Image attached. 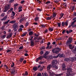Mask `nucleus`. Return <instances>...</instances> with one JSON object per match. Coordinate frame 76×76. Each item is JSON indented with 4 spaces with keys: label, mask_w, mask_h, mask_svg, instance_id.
<instances>
[{
    "label": "nucleus",
    "mask_w": 76,
    "mask_h": 76,
    "mask_svg": "<svg viewBox=\"0 0 76 76\" xmlns=\"http://www.w3.org/2000/svg\"><path fill=\"white\" fill-rule=\"evenodd\" d=\"M50 53L48 51H46L44 54H43V56H41L39 57H38L37 58H36V62H38L39 60H41L42 59V58H47V56L48 55V54Z\"/></svg>",
    "instance_id": "f257e3e1"
},
{
    "label": "nucleus",
    "mask_w": 76,
    "mask_h": 76,
    "mask_svg": "<svg viewBox=\"0 0 76 76\" xmlns=\"http://www.w3.org/2000/svg\"><path fill=\"white\" fill-rule=\"evenodd\" d=\"M67 72L66 74V76H73L75 75V73H73L72 68H69L67 69Z\"/></svg>",
    "instance_id": "f03ea898"
},
{
    "label": "nucleus",
    "mask_w": 76,
    "mask_h": 76,
    "mask_svg": "<svg viewBox=\"0 0 76 76\" xmlns=\"http://www.w3.org/2000/svg\"><path fill=\"white\" fill-rule=\"evenodd\" d=\"M61 51V49L59 48H56L53 49L52 52L53 53L57 54Z\"/></svg>",
    "instance_id": "7ed1b4c3"
},
{
    "label": "nucleus",
    "mask_w": 76,
    "mask_h": 76,
    "mask_svg": "<svg viewBox=\"0 0 76 76\" xmlns=\"http://www.w3.org/2000/svg\"><path fill=\"white\" fill-rule=\"evenodd\" d=\"M10 7L9 6V5H8L6 7H5L3 12H7V10H9V9H10Z\"/></svg>",
    "instance_id": "20e7f679"
},
{
    "label": "nucleus",
    "mask_w": 76,
    "mask_h": 76,
    "mask_svg": "<svg viewBox=\"0 0 76 76\" xmlns=\"http://www.w3.org/2000/svg\"><path fill=\"white\" fill-rule=\"evenodd\" d=\"M69 39L67 41L66 43V45H69L70 44H71L72 41V38L71 39L69 38Z\"/></svg>",
    "instance_id": "39448f33"
},
{
    "label": "nucleus",
    "mask_w": 76,
    "mask_h": 76,
    "mask_svg": "<svg viewBox=\"0 0 76 76\" xmlns=\"http://www.w3.org/2000/svg\"><path fill=\"white\" fill-rule=\"evenodd\" d=\"M53 67V65L49 64L48 65L47 67V70L48 71H50V69Z\"/></svg>",
    "instance_id": "423d86ee"
},
{
    "label": "nucleus",
    "mask_w": 76,
    "mask_h": 76,
    "mask_svg": "<svg viewBox=\"0 0 76 76\" xmlns=\"http://www.w3.org/2000/svg\"><path fill=\"white\" fill-rule=\"evenodd\" d=\"M12 35L13 33H10L9 34V35H7L6 38L8 39H10V38H11V37H12Z\"/></svg>",
    "instance_id": "0eeeda50"
},
{
    "label": "nucleus",
    "mask_w": 76,
    "mask_h": 76,
    "mask_svg": "<svg viewBox=\"0 0 76 76\" xmlns=\"http://www.w3.org/2000/svg\"><path fill=\"white\" fill-rule=\"evenodd\" d=\"M75 61H76V57H72L70 58V61L74 62Z\"/></svg>",
    "instance_id": "6e6552de"
},
{
    "label": "nucleus",
    "mask_w": 76,
    "mask_h": 76,
    "mask_svg": "<svg viewBox=\"0 0 76 76\" xmlns=\"http://www.w3.org/2000/svg\"><path fill=\"white\" fill-rule=\"evenodd\" d=\"M57 61L56 60H54L52 62V65H54L57 64Z\"/></svg>",
    "instance_id": "1a4fd4ad"
},
{
    "label": "nucleus",
    "mask_w": 76,
    "mask_h": 76,
    "mask_svg": "<svg viewBox=\"0 0 76 76\" xmlns=\"http://www.w3.org/2000/svg\"><path fill=\"white\" fill-rule=\"evenodd\" d=\"M62 70L63 71H64V70H65V68H66V65L65 64H63L62 65Z\"/></svg>",
    "instance_id": "9d476101"
},
{
    "label": "nucleus",
    "mask_w": 76,
    "mask_h": 76,
    "mask_svg": "<svg viewBox=\"0 0 76 76\" xmlns=\"http://www.w3.org/2000/svg\"><path fill=\"white\" fill-rule=\"evenodd\" d=\"M37 69H39L40 71H42L43 70V68L40 65L38 66Z\"/></svg>",
    "instance_id": "9b49d317"
},
{
    "label": "nucleus",
    "mask_w": 76,
    "mask_h": 76,
    "mask_svg": "<svg viewBox=\"0 0 76 76\" xmlns=\"http://www.w3.org/2000/svg\"><path fill=\"white\" fill-rule=\"evenodd\" d=\"M64 60L65 61H70V59L69 58H64Z\"/></svg>",
    "instance_id": "f8f14e48"
},
{
    "label": "nucleus",
    "mask_w": 76,
    "mask_h": 76,
    "mask_svg": "<svg viewBox=\"0 0 76 76\" xmlns=\"http://www.w3.org/2000/svg\"><path fill=\"white\" fill-rule=\"evenodd\" d=\"M33 38H34V36H31L30 37H29L28 39L29 40V41H34V39L32 40Z\"/></svg>",
    "instance_id": "ddd939ff"
},
{
    "label": "nucleus",
    "mask_w": 76,
    "mask_h": 76,
    "mask_svg": "<svg viewBox=\"0 0 76 76\" xmlns=\"http://www.w3.org/2000/svg\"><path fill=\"white\" fill-rule=\"evenodd\" d=\"M53 68H55L56 69H58V66L56 65H52Z\"/></svg>",
    "instance_id": "4468645a"
},
{
    "label": "nucleus",
    "mask_w": 76,
    "mask_h": 76,
    "mask_svg": "<svg viewBox=\"0 0 76 76\" xmlns=\"http://www.w3.org/2000/svg\"><path fill=\"white\" fill-rule=\"evenodd\" d=\"M7 18V15H6L5 17L1 19V21H3V20H5Z\"/></svg>",
    "instance_id": "2eb2a0df"
},
{
    "label": "nucleus",
    "mask_w": 76,
    "mask_h": 76,
    "mask_svg": "<svg viewBox=\"0 0 76 76\" xmlns=\"http://www.w3.org/2000/svg\"><path fill=\"white\" fill-rule=\"evenodd\" d=\"M60 58H64V55L63 54H61L59 56Z\"/></svg>",
    "instance_id": "dca6fc26"
},
{
    "label": "nucleus",
    "mask_w": 76,
    "mask_h": 76,
    "mask_svg": "<svg viewBox=\"0 0 76 76\" xmlns=\"http://www.w3.org/2000/svg\"><path fill=\"white\" fill-rule=\"evenodd\" d=\"M31 46H33L34 45V40L31 41H30Z\"/></svg>",
    "instance_id": "f3484780"
},
{
    "label": "nucleus",
    "mask_w": 76,
    "mask_h": 76,
    "mask_svg": "<svg viewBox=\"0 0 76 76\" xmlns=\"http://www.w3.org/2000/svg\"><path fill=\"white\" fill-rule=\"evenodd\" d=\"M53 27H50L49 28V31H50V32H52V31H53Z\"/></svg>",
    "instance_id": "a211bd4d"
},
{
    "label": "nucleus",
    "mask_w": 76,
    "mask_h": 76,
    "mask_svg": "<svg viewBox=\"0 0 76 76\" xmlns=\"http://www.w3.org/2000/svg\"><path fill=\"white\" fill-rule=\"evenodd\" d=\"M11 74L12 75H13V74H15V71L14 69H13V70L11 72Z\"/></svg>",
    "instance_id": "6ab92c4d"
},
{
    "label": "nucleus",
    "mask_w": 76,
    "mask_h": 76,
    "mask_svg": "<svg viewBox=\"0 0 76 76\" xmlns=\"http://www.w3.org/2000/svg\"><path fill=\"white\" fill-rule=\"evenodd\" d=\"M34 34V32L33 31H30L29 33H28V35H30V36H31V35H32V34Z\"/></svg>",
    "instance_id": "aec40b11"
},
{
    "label": "nucleus",
    "mask_w": 76,
    "mask_h": 76,
    "mask_svg": "<svg viewBox=\"0 0 76 76\" xmlns=\"http://www.w3.org/2000/svg\"><path fill=\"white\" fill-rule=\"evenodd\" d=\"M37 69H38V67H34L33 68V70L34 71H37Z\"/></svg>",
    "instance_id": "412c9836"
},
{
    "label": "nucleus",
    "mask_w": 76,
    "mask_h": 76,
    "mask_svg": "<svg viewBox=\"0 0 76 76\" xmlns=\"http://www.w3.org/2000/svg\"><path fill=\"white\" fill-rule=\"evenodd\" d=\"M24 60V58H20V62H22L23 61V60Z\"/></svg>",
    "instance_id": "4be33fe9"
},
{
    "label": "nucleus",
    "mask_w": 76,
    "mask_h": 76,
    "mask_svg": "<svg viewBox=\"0 0 76 76\" xmlns=\"http://www.w3.org/2000/svg\"><path fill=\"white\" fill-rule=\"evenodd\" d=\"M25 33H23V35L21 36V37H25V35L26 34H27V32H25Z\"/></svg>",
    "instance_id": "5701e85b"
},
{
    "label": "nucleus",
    "mask_w": 76,
    "mask_h": 76,
    "mask_svg": "<svg viewBox=\"0 0 76 76\" xmlns=\"http://www.w3.org/2000/svg\"><path fill=\"white\" fill-rule=\"evenodd\" d=\"M23 28H20L18 30V32H20V31H22Z\"/></svg>",
    "instance_id": "b1692460"
},
{
    "label": "nucleus",
    "mask_w": 76,
    "mask_h": 76,
    "mask_svg": "<svg viewBox=\"0 0 76 76\" xmlns=\"http://www.w3.org/2000/svg\"><path fill=\"white\" fill-rule=\"evenodd\" d=\"M10 20H9V19L7 21L4 22V24H7V23H9V22H10Z\"/></svg>",
    "instance_id": "393cba45"
},
{
    "label": "nucleus",
    "mask_w": 76,
    "mask_h": 76,
    "mask_svg": "<svg viewBox=\"0 0 76 76\" xmlns=\"http://www.w3.org/2000/svg\"><path fill=\"white\" fill-rule=\"evenodd\" d=\"M13 28L14 29H16V28H18V26L17 25H15L13 26Z\"/></svg>",
    "instance_id": "a878e982"
},
{
    "label": "nucleus",
    "mask_w": 76,
    "mask_h": 76,
    "mask_svg": "<svg viewBox=\"0 0 76 76\" xmlns=\"http://www.w3.org/2000/svg\"><path fill=\"white\" fill-rule=\"evenodd\" d=\"M15 22H16V20H13L10 22V23H14Z\"/></svg>",
    "instance_id": "bb28decb"
},
{
    "label": "nucleus",
    "mask_w": 76,
    "mask_h": 76,
    "mask_svg": "<svg viewBox=\"0 0 76 76\" xmlns=\"http://www.w3.org/2000/svg\"><path fill=\"white\" fill-rule=\"evenodd\" d=\"M39 19V17H36L34 18V20H35V21H38V20Z\"/></svg>",
    "instance_id": "cd10ccee"
},
{
    "label": "nucleus",
    "mask_w": 76,
    "mask_h": 76,
    "mask_svg": "<svg viewBox=\"0 0 76 76\" xmlns=\"http://www.w3.org/2000/svg\"><path fill=\"white\" fill-rule=\"evenodd\" d=\"M56 13H53V18H55V17H56Z\"/></svg>",
    "instance_id": "c85d7f7f"
},
{
    "label": "nucleus",
    "mask_w": 76,
    "mask_h": 76,
    "mask_svg": "<svg viewBox=\"0 0 76 76\" xmlns=\"http://www.w3.org/2000/svg\"><path fill=\"white\" fill-rule=\"evenodd\" d=\"M27 75H28V73L27 71H26L24 73V76H27Z\"/></svg>",
    "instance_id": "c756f323"
},
{
    "label": "nucleus",
    "mask_w": 76,
    "mask_h": 76,
    "mask_svg": "<svg viewBox=\"0 0 76 76\" xmlns=\"http://www.w3.org/2000/svg\"><path fill=\"white\" fill-rule=\"evenodd\" d=\"M61 25H62V26H64V25H65V23H64V22H62L61 23Z\"/></svg>",
    "instance_id": "7c9ffc66"
},
{
    "label": "nucleus",
    "mask_w": 76,
    "mask_h": 76,
    "mask_svg": "<svg viewBox=\"0 0 76 76\" xmlns=\"http://www.w3.org/2000/svg\"><path fill=\"white\" fill-rule=\"evenodd\" d=\"M65 25L66 26H68V25H69V23L68 22L66 21L65 23Z\"/></svg>",
    "instance_id": "2f4dec72"
},
{
    "label": "nucleus",
    "mask_w": 76,
    "mask_h": 76,
    "mask_svg": "<svg viewBox=\"0 0 76 76\" xmlns=\"http://www.w3.org/2000/svg\"><path fill=\"white\" fill-rule=\"evenodd\" d=\"M60 54L59 53L58 54L57 56H54L53 57V58H57V57H58V56H59L60 55Z\"/></svg>",
    "instance_id": "473e14b6"
},
{
    "label": "nucleus",
    "mask_w": 76,
    "mask_h": 76,
    "mask_svg": "<svg viewBox=\"0 0 76 76\" xmlns=\"http://www.w3.org/2000/svg\"><path fill=\"white\" fill-rule=\"evenodd\" d=\"M63 75L62 73H60L58 74H55V75L56 76H61Z\"/></svg>",
    "instance_id": "72a5a7b5"
},
{
    "label": "nucleus",
    "mask_w": 76,
    "mask_h": 76,
    "mask_svg": "<svg viewBox=\"0 0 76 76\" xmlns=\"http://www.w3.org/2000/svg\"><path fill=\"white\" fill-rule=\"evenodd\" d=\"M46 19L47 20H51V18L50 17H48L46 18Z\"/></svg>",
    "instance_id": "f704fd0d"
},
{
    "label": "nucleus",
    "mask_w": 76,
    "mask_h": 76,
    "mask_svg": "<svg viewBox=\"0 0 76 76\" xmlns=\"http://www.w3.org/2000/svg\"><path fill=\"white\" fill-rule=\"evenodd\" d=\"M6 37V35L4 34V35H3L2 36L1 38L3 39H4L5 38V37Z\"/></svg>",
    "instance_id": "c9c22d12"
},
{
    "label": "nucleus",
    "mask_w": 76,
    "mask_h": 76,
    "mask_svg": "<svg viewBox=\"0 0 76 76\" xmlns=\"http://www.w3.org/2000/svg\"><path fill=\"white\" fill-rule=\"evenodd\" d=\"M41 50H44L45 48L44 46H42L41 48H40Z\"/></svg>",
    "instance_id": "e433bc0d"
},
{
    "label": "nucleus",
    "mask_w": 76,
    "mask_h": 76,
    "mask_svg": "<svg viewBox=\"0 0 76 76\" xmlns=\"http://www.w3.org/2000/svg\"><path fill=\"white\" fill-rule=\"evenodd\" d=\"M12 17L13 16H15V12L13 11L12 12Z\"/></svg>",
    "instance_id": "4c0bfd02"
},
{
    "label": "nucleus",
    "mask_w": 76,
    "mask_h": 76,
    "mask_svg": "<svg viewBox=\"0 0 76 76\" xmlns=\"http://www.w3.org/2000/svg\"><path fill=\"white\" fill-rule=\"evenodd\" d=\"M25 20L24 18H21L20 20V22H23V20Z\"/></svg>",
    "instance_id": "58836bf2"
},
{
    "label": "nucleus",
    "mask_w": 76,
    "mask_h": 76,
    "mask_svg": "<svg viewBox=\"0 0 76 76\" xmlns=\"http://www.w3.org/2000/svg\"><path fill=\"white\" fill-rule=\"evenodd\" d=\"M69 48L71 49V48H72V45L69 44Z\"/></svg>",
    "instance_id": "ea45409f"
},
{
    "label": "nucleus",
    "mask_w": 76,
    "mask_h": 76,
    "mask_svg": "<svg viewBox=\"0 0 76 76\" xmlns=\"http://www.w3.org/2000/svg\"><path fill=\"white\" fill-rule=\"evenodd\" d=\"M37 11H39V12H41L42 11V10L39 8H37Z\"/></svg>",
    "instance_id": "a19ab883"
},
{
    "label": "nucleus",
    "mask_w": 76,
    "mask_h": 76,
    "mask_svg": "<svg viewBox=\"0 0 76 76\" xmlns=\"http://www.w3.org/2000/svg\"><path fill=\"white\" fill-rule=\"evenodd\" d=\"M14 66H15V63L12 62V64H11V67H13Z\"/></svg>",
    "instance_id": "79ce46f5"
},
{
    "label": "nucleus",
    "mask_w": 76,
    "mask_h": 76,
    "mask_svg": "<svg viewBox=\"0 0 76 76\" xmlns=\"http://www.w3.org/2000/svg\"><path fill=\"white\" fill-rule=\"evenodd\" d=\"M64 15V14L62 13L60 14V16L61 17V18H63V15Z\"/></svg>",
    "instance_id": "37998d69"
},
{
    "label": "nucleus",
    "mask_w": 76,
    "mask_h": 76,
    "mask_svg": "<svg viewBox=\"0 0 76 76\" xmlns=\"http://www.w3.org/2000/svg\"><path fill=\"white\" fill-rule=\"evenodd\" d=\"M4 67H6V69H8V67L7 66V65H6V64H5L4 65Z\"/></svg>",
    "instance_id": "c03bdc74"
},
{
    "label": "nucleus",
    "mask_w": 76,
    "mask_h": 76,
    "mask_svg": "<svg viewBox=\"0 0 76 76\" xmlns=\"http://www.w3.org/2000/svg\"><path fill=\"white\" fill-rule=\"evenodd\" d=\"M43 52H44V50L41 51L40 53L41 55H42V54H43Z\"/></svg>",
    "instance_id": "a18cd8bd"
},
{
    "label": "nucleus",
    "mask_w": 76,
    "mask_h": 76,
    "mask_svg": "<svg viewBox=\"0 0 76 76\" xmlns=\"http://www.w3.org/2000/svg\"><path fill=\"white\" fill-rule=\"evenodd\" d=\"M20 27L21 28H24V26H23V25H21L20 26Z\"/></svg>",
    "instance_id": "49530a36"
},
{
    "label": "nucleus",
    "mask_w": 76,
    "mask_h": 76,
    "mask_svg": "<svg viewBox=\"0 0 76 76\" xmlns=\"http://www.w3.org/2000/svg\"><path fill=\"white\" fill-rule=\"evenodd\" d=\"M66 3H63V6H65V7H67V4H66Z\"/></svg>",
    "instance_id": "de8ad7c7"
},
{
    "label": "nucleus",
    "mask_w": 76,
    "mask_h": 76,
    "mask_svg": "<svg viewBox=\"0 0 76 76\" xmlns=\"http://www.w3.org/2000/svg\"><path fill=\"white\" fill-rule=\"evenodd\" d=\"M5 14V13H2L1 15V16L2 17H3L4 16V14Z\"/></svg>",
    "instance_id": "09e8293b"
},
{
    "label": "nucleus",
    "mask_w": 76,
    "mask_h": 76,
    "mask_svg": "<svg viewBox=\"0 0 76 76\" xmlns=\"http://www.w3.org/2000/svg\"><path fill=\"white\" fill-rule=\"evenodd\" d=\"M23 46H21L20 48H19V50H22V49H23Z\"/></svg>",
    "instance_id": "8fccbe9b"
},
{
    "label": "nucleus",
    "mask_w": 76,
    "mask_h": 76,
    "mask_svg": "<svg viewBox=\"0 0 76 76\" xmlns=\"http://www.w3.org/2000/svg\"><path fill=\"white\" fill-rule=\"evenodd\" d=\"M37 76H42V75L41 73H39L37 75Z\"/></svg>",
    "instance_id": "3c124183"
},
{
    "label": "nucleus",
    "mask_w": 76,
    "mask_h": 76,
    "mask_svg": "<svg viewBox=\"0 0 76 76\" xmlns=\"http://www.w3.org/2000/svg\"><path fill=\"white\" fill-rule=\"evenodd\" d=\"M51 3L50 1H48L45 4H50Z\"/></svg>",
    "instance_id": "603ef678"
},
{
    "label": "nucleus",
    "mask_w": 76,
    "mask_h": 76,
    "mask_svg": "<svg viewBox=\"0 0 76 76\" xmlns=\"http://www.w3.org/2000/svg\"><path fill=\"white\" fill-rule=\"evenodd\" d=\"M23 3H25V1L24 0L21 1L20 2V3H21V4H23Z\"/></svg>",
    "instance_id": "864d4df0"
},
{
    "label": "nucleus",
    "mask_w": 76,
    "mask_h": 76,
    "mask_svg": "<svg viewBox=\"0 0 76 76\" xmlns=\"http://www.w3.org/2000/svg\"><path fill=\"white\" fill-rule=\"evenodd\" d=\"M34 36H36V37H39V34H37L36 33H35Z\"/></svg>",
    "instance_id": "5fc2aeb1"
},
{
    "label": "nucleus",
    "mask_w": 76,
    "mask_h": 76,
    "mask_svg": "<svg viewBox=\"0 0 76 76\" xmlns=\"http://www.w3.org/2000/svg\"><path fill=\"white\" fill-rule=\"evenodd\" d=\"M41 26L42 28H45V26L43 24Z\"/></svg>",
    "instance_id": "6e6d98bb"
},
{
    "label": "nucleus",
    "mask_w": 76,
    "mask_h": 76,
    "mask_svg": "<svg viewBox=\"0 0 76 76\" xmlns=\"http://www.w3.org/2000/svg\"><path fill=\"white\" fill-rule=\"evenodd\" d=\"M48 31V29H46V30L44 32V33L45 34V33H47V32Z\"/></svg>",
    "instance_id": "4d7b16f0"
},
{
    "label": "nucleus",
    "mask_w": 76,
    "mask_h": 76,
    "mask_svg": "<svg viewBox=\"0 0 76 76\" xmlns=\"http://www.w3.org/2000/svg\"><path fill=\"white\" fill-rule=\"evenodd\" d=\"M22 9V6H20L18 8V10H19L20 9Z\"/></svg>",
    "instance_id": "13d9d810"
},
{
    "label": "nucleus",
    "mask_w": 76,
    "mask_h": 76,
    "mask_svg": "<svg viewBox=\"0 0 76 76\" xmlns=\"http://www.w3.org/2000/svg\"><path fill=\"white\" fill-rule=\"evenodd\" d=\"M12 51V50H8L7 51V53H10V51Z\"/></svg>",
    "instance_id": "bf43d9fd"
},
{
    "label": "nucleus",
    "mask_w": 76,
    "mask_h": 76,
    "mask_svg": "<svg viewBox=\"0 0 76 76\" xmlns=\"http://www.w3.org/2000/svg\"><path fill=\"white\" fill-rule=\"evenodd\" d=\"M58 27H60V26L61 25V23H58Z\"/></svg>",
    "instance_id": "052dcab7"
},
{
    "label": "nucleus",
    "mask_w": 76,
    "mask_h": 76,
    "mask_svg": "<svg viewBox=\"0 0 76 76\" xmlns=\"http://www.w3.org/2000/svg\"><path fill=\"white\" fill-rule=\"evenodd\" d=\"M75 8V6H74L72 7V10H74Z\"/></svg>",
    "instance_id": "680f3d73"
},
{
    "label": "nucleus",
    "mask_w": 76,
    "mask_h": 76,
    "mask_svg": "<svg viewBox=\"0 0 76 76\" xmlns=\"http://www.w3.org/2000/svg\"><path fill=\"white\" fill-rule=\"evenodd\" d=\"M28 25H29V23L28 22H27L25 25L27 26H28Z\"/></svg>",
    "instance_id": "e2e57ef3"
},
{
    "label": "nucleus",
    "mask_w": 76,
    "mask_h": 76,
    "mask_svg": "<svg viewBox=\"0 0 76 76\" xmlns=\"http://www.w3.org/2000/svg\"><path fill=\"white\" fill-rule=\"evenodd\" d=\"M49 59H53V57H52V56H49Z\"/></svg>",
    "instance_id": "0e129e2a"
},
{
    "label": "nucleus",
    "mask_w": 76,
    "mask_h": 76,
    "mask_svg": "<svg viewBox=\"0 0 76 76\" xmlns=\"http://www.w3.org/2000/svg\"><path fill=\"white\" fill-rule=\"evenodd\" d=\"M18 6V4H16L14 5V6H16V7Z\"/></svg>",
    "instance_id": "69168bd1"
},
{
    "label": "nucleus",
    "mask_w": 76,
    "mask_h": 76,
    "mask_svg": "<svg viewBox=\"0 0 76 76\" xmlns=\"http://www.w3.org/2000/svg\"><path fill=\"white\" fill-rule=\"evenodd\" d=\"M26 63V60H24V61H23V63L24 64H25Z\"/></svg>",
    "instance_id": "338daca9"
},
{
    "label": "nucleus",
    "mask_w": 76,
    "mask_h": 76,
    "mask_svg": "<svg viewBox=\"0 0 76 76\" xmlns=\"http://www.w3.org/2000/svg\"><path fill=\"white\" fill-rule=\"evenodd\" d=\"M37 37H34V39H33L34 40H36V39H37Z\"/></svg>",
    "instance_id": "774afa93"
}]
</instances>
